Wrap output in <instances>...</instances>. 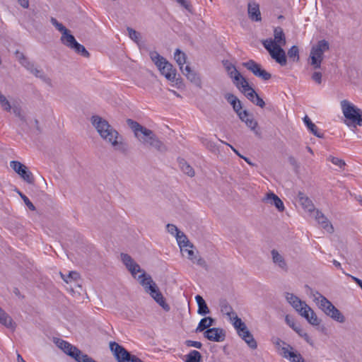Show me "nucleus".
<instances>
[{
  "label": "nucleus",
  "mask_w": 362,
  "mask_h": 362,
  "mask_svg": "<svg viewBox=\"0 0 362 362\" xmlns=\"http://www.w3.org/2000/svg\"><path fill=\"white\" fill-rule=\"evenodd\" d=\"M126 122L134 132V136L144 146L154 148L160 153L167 151V146L152 130L147 129L132 119H127Z\"/></svg>",
  "instance_id": "obj_1"
},
{
  "label": "nucleus",
  "mask_w": 362,
  "mask_h": 362,
  "mask_svg": "<svg viewBox=\"0 0 362 362\" xmlns=\"http://www.w3.org/2000/svg\"><path fill=\"white\" fill-rule=\"evenodd\" d=\"M90 120L93 126L104 140L110 143L116 150L122 153L127 151V145L122 141H117L119 137L118 132L107 120L98 115L92 116Z\"/></svg>",
  "instance_id": "obj_2"
},
{
  "label": "nucleus",
  "mask_w": 362,
  "mask_h": 362,
  "mask_svg": "<svg viewBox=\"0 0 362 362\" xmlns=\"http://www.w3.org/2000/svg\"><path fill=\"white\" fill-rule=\"evenodd\" d=\"M140 284L144 288L145 291L149 293L155 301L161 306L165 311L170 310V306L165 303L162 293L160 291L156 284L153 281L149 274L144 272L138 276Z\"/></svg>",
  "instance_id": "obj_3"
},
{
  "label": "nucleus",
  "mask_w": 362,
  "mask_h": 362,
  "mask_svg": "<svg viewBox=\"0 0 362 362\" xmlns=\"http://www.w3.org/2000/svg\"><path fill=\"white\" fill-rule=\"evenodd\" d=\"M314 301H315L319 308L329 317L334 320L343 323L345 322V317L327 298L315 291L313 293Z\"/></svg>",
  "instance_id": "obj_4"
},
{
  "label": "nucleus",
  "mask_w": 362,
  "mask_h": 362,
  "mask_svg": "<svg viewBox=\"0 0 362 362\" xmlns=\"http://www.w3.org/2000/svg\"><path fill=\"white\" fill-rule=\"evenodd\" d=\"M149 56L161 74L168 80L174 81L176 76V69L173 68V66L156 51L150 52Z\"/></svg>",
  "instance_id": "obj_5"
},
{
  "label": "nucleus",
  "mask_w": 362,
  "mask_h": 362,
  "mask_svg": "<svg viewBox=\"0 0 362 362\" xmlns=\"http://www.w3.org/2000/svg\"><path fill=\"white\" fill-rule=\"evenodd\" d=\"M341 107L344 117L349 120L353 127L362 126V111L346 100L341 101Z\"/></svg>",
  "instance_id": "obj_6"
},
{
  "label": "nucleus",
  "mask_w": 362,
  "mask_h": 362,
  "mask_svg": "<svg viewBox=\"0 0 362 362\" xmlns=\"http://www.w3.org/2000/svg\"><path fill=\"white\" fill-rule=\"evenodd\" d=\"M264 47L268 51L271 57L281 66H286L287 64L286 52L282 48L283 46L276 43L272 45V38L262 41Z\"/></svg>",
  "instance_id": "obj_7"
},
{
  "label": "nucleus",
  "mask_w": 362,
  "mask_h": 362,
  "mask_svg": "<svg viewBox=\"0 0 362 362\" xmlns=\"http://www.w3.org/2000/svg\"><path fill=\"white\" fill-rule=\"evenodd\" d=\"M55 343L66 354L75 359L77 362H88V361H89L90 356L83 354L76 346H73L68 341L57 339Z\"/></svg>",
  "instance_id": "obj_8"
},
{
  "label": "nucleus",
  "mask_w": 362,
  "mask_h": 362,
  "mask_svg": "<svg viewBox=\"0 0 362 362\" xmlns=\"http://www.w3.org/2000/svg\"><path fill=\"white\" fill-rule=\"evenodd\" d=\"M329 49V42L325 40L318 41L316 45L313 46L310 50V64L314 69H320L323 60L324 53Z\"/></svg>",
  "instance_id": "obj_9"
},
{
  "label": "nucleus",
  "mask_w": 362,
  "mask_h": 362,
  "mask_svg": "<svg viewBox=\"0 0 362 362\" xmlns=\"http://www.w3.org/2000/svg\"><path fill=\"white\" fill-rule=\"evenodd\" d=\"M110 349L118 362H144L115 341L110 342Z\"/></svg>",
  "instance_id": "obj_10"
},
{
  "label": "nucleus",
  "mask_w": 362,
  "mask_h": 362,
  "mask_svg": "<svg viewBox=\"0 0 362 362\" xmlns=\"http://www.w3.org/2000/svg\"><path fill=\"white\" fill-rule=\"evenodd\" d=\"M10 166L24 181L28 184L34 183L33 175L25 165L19 161L12 160L10 162Z\"/></svg>",
  "instance_id": "obj_11"
},
{
  "label": "nucleus",
  "mask_w": 362,
  "mask_h": 362,
  "mask_svg": "<svg viewBox=\"0 0 362 362\" xmlns=\"http://www.w3.org/2000/svg\"><path fill=\"white\" fill-rule=\"evenodd\" d=\"M243 66L251 71L255 76L260 78L264 81H267L272 78L271 74L262 68V66L254 60H249L243 64Z\"/></svg>",
  "instance_id": "obj_12"
},
{
  "label": "nucleus",
  "mask_w": 362,
  "mask_h": 362,
  "mask_svg": "<svg viewBox=\"0 0 362 362\" xmlns=\"http://www.w3.org/2000/svg\"><path fill=\"white\" fill-rule=\"evenodd\" d=\"M66 40L62 43L63 45L70 48L71 49H73L76 53L81 54L84 57H89V52L86 50L83 45H81L76 41L73 35L66 36Z\"/></svg>",
  "instance_id": "obj_13"
},
{
  "label": "nucleus",
  "mask_w": 362,
  "mask_h": 362,
  "mask_svg": "<svg viewBox=\"0 0 362 362\" xmlns=\"http://www.w3.org/2000/svg\"><path fill=\"white\" fill-rule=\"evenodd\" d=\"M204 337L211 341L221 342L226 339V332L219 327L209 328L204 332Z\"/></svg>",
  "instance_id": "obj_14"
},
{
  "label": "nucleus",
  "mask_w": 362,
  "mask_h": 362,
  "mask_svg": "<svg viewBox=\"0 0 362 362\" xmlns=\"http://www.w3.org/2000/svg\"><path fill=\"white\" fill-rule=\"evenodd\" d=\"M121 259L123 264L134 277H136V273L143 272L140 266L128 254L122 253Z\"/></svg>",
  "instance_id": "obj_15"
},
{
  "label": "nucleus",
  "mask_w": 362,
  "mask_h": 362,
  "mask_svg": "<svg viewBox=\"0 0 362 362\" xmlns=\"http://www.w3.org/2000/svg\"><path fill=\"white\" fill-rule=\"evenodd\" d=\"M282 355L284 358H288L291 362H305L304 358L300 354L293 351V348L287 344L286 346L282 347Z\"/></svg>",
  "instance_id": "obj_16"
},
{
  "label": "nucleus",
  "mask_w": 362,
  "mask_h": 362,
  "mask_svg": "<svg viewBox=\"0 0 362 362\" xmlns=\"http://www.w3.org/2000/svg\"><path fill=\"white\" fill-rule=\"evenodd\" d=\"M285 298L287 302L297 311L300 313L307 305L305 301L301 300L298 296H295L293 293H291L288 292L285 293Z\"/></svg>",
  "instance_id": "obj_17"
},
{
  "label": "nucleus",
  "mask_w": 362,
  "mask_h": 362,
  "mask_svg": "<svg viewBox=\"0 0 362 362\" xmlns=\"http://www.w3.org/2000/svg\"><path fill=\"white\" fill-rule=\"evenodd\" d=\"M304 309L299 313L302 317L313 326H317L320 324L321 320L317 317L314 310L307 305Z\"/></svg>",
  "instance_id": "obj_18"
},
{
  "label": "nucleus",
  "mask_w": 362,
  "mask_h": 362,
  "mask_svg": "<svg viewBox=\"0 0 362 362\" xmlns=\"http://www.w3.org/2000/svg\"><path fill=\"white\" fill-rule=\"evenodd\" d=\"M264 202L270 204L271 205L275 206L279 211L281 212L284 211V205L281 199L276 195L274 193L270 192L267 193L265 197L262 199Z\"/></svg>",
  "instance_id": "obj_19"
},
{
  "label": "nucleus",
  "mask_w": 362,
  "mask_h": 362,
  "mask_svg": "<svg viewBox=\"0 0 362 362\" xmlns=\"http://www.w3.org/2000/svg\"><path fill=\"white\" fill-rule=\"evenodd\" d=\"M271 255L272 258V262L276 266H277L279 269L284 272L288 271V267L287 262L284 257L281 254H280L276 250L273 249L271 251Z\"/></svg>",
  "instance_id": "obj_20"
},
{
  "label": "nucleus",
  "mask_w": 362,
  "mask_h": 362,
  "mask_svg": "<svg viewBox=\"0 0 362 362\" xmlns=\"http://www.w3.org/2000/svg\"><path fill=\"white\" fill-rule=\"evenodd\" d=\"M313 213H315V218L318 222V223L321 224L322 227L325 229L328 233H332L334 231V228L331 223L328 221L327 217L319 210H315Z\"/></svg>",
  "instance_id": "obj_21"
},
{
  "label": "nucleus",
  "mask_w": 362,
  "mask_h": 362,
  "mask_svg": "<svg viewBox=\"0 0 362 362\" xmlns=\"http://www.w3.org/2000/svg\"><path fill=\"white\" fill-rule=\"evenodd\" d=\"M247 13L249 18L252 21H261V13L259 11V6L256 2H250L247 6Z\"/></svg>",
  "instance_id": "obj_22"
},
{
  "label": "nucleus",
  "mask_w": 362,
  "mask_h": 362,
  "mask_svg": "<svg viewBox=\"0 0 362 362\" xmlns=\"http://www.w3.org/2000/svg\"><path fill=\"white\" fill-rule=\"evenodd\" d=\"M299 202L303 208L309 213H313L315 211V206L312 200L305 196L303 192H299L298 194Z\"/></svg>",
  "instance_id": "obj_23"
},
{
  "label": "nucleus",
  "mask_w": 362,
  "mask_h": 362,
  "mask_svg": "<svg viewBox=\"0 0 362 362\" xmlns=\"http://www.w3.org/2000/svg\"><path fill=\"white\" fill-rule=\"evenodd\" d=\"M50 21L55 28L62 33V37L60 39L62 43L66 40V36L71 35L70 30L66 28V27L64 26L62 23H59L56 18L52 17Z\"/></svg>",
  "instance_id": "obj_24"
},
{
  "label": "nucleus",
  "mask_w": 362,
  "mask_h": 362,
  "mask_svg": "<svg viewBox=\"0 0 362 362\" xmlns=\"http://www.w3.org/2000/svg\"><path fill=\"white\" fill-rule=\"evenodd\" d=\"M274 40L272 39V45L276 43L284 46L286 43L285 34L283 29L281 27H276L274 30Z\"/></svg>",
  "instance_id": "obj_25"
},
{
  "label": "nucleus",
  "mask_w": 362,
  "mask_h": 362,
  "mask_svg": "<svg viewBox=\"0 0 362 362\" xmlns=\"http://www.w3.org/2000/svg\"><path fill=\"white\" fill-rule=\"evenodd\" d=\"M177 161L179 167L183 173L191 177L195 175L194 170L184 158H179Z\"/></svg>",
  "instance_id": "obj_26"
},
{
  "label": "nucleus",
  "mask_w": 362,
  "mask_h": 362,
  "mask_svg": "<svg viewBox=\"0 0 362 362\" xmlns=\"http://www.w3.org/2000/svg\"><path fill=\"white\" fill-rule=\"evenodd\" d=\"M195 300L198 305V314L201 315H206L210 313V310L202 296L197 295L195 296Z\"/></svg>",
  "instance_id": "obj_27"
},
{
  "label": "nucleus",
  "mask_w": 362,
  "mask_h": 362,
  "mask_svg": "<svg viewBox=\"0 0 362 362\" xmlns=\"http://www.w3.org/2000/svg\"><path fill=\"white\" fill-rule=\"evenodd\" d=\"M214 322V319L211 317H206L202 318L199 322L197 327L196 328V332L205 331L206 329L210 328V327L212 326Z\"/></svg>",
  "instance_id": "obj_28"
},
{
  "label": "nucleus",
  "mask_w": 362,
  "mask_h": 362,
  "mask_svg": "<svg viewBox=\"0 0 362 362\" xmlns=\"http://www.w3.org/2000/svg\"><path fill=\"white\" fill-rule=\"evenodd\" d=\"M225 98L233 106V110L235 112L242 110L241 102L235 95L232 93H226Z\"/></svg>",
  "instance_id": "obj_29"
},
{
  "label": "nucleus",
  "mask_w": 362,
  "mask_h": 362,
  "mask_svg": "<svg viewBox=\"0 0 362 362\" xmlns=\"http://www.w3.org/2000/svg\"><path fill=\"white\" fill-rule=\"evenodd\" d=\"M175 237L181 250H182L184 247H187L189 248H193L194 245L189 241L187 237L184 233L180 231L178 233H177Z\"/></svg>",
  "instance_id": "obj_30"
},
{
  "label": "nucleus",
  "mask_w": 362,
  "mask_h": 362,
  "mask_svg": "<svg viewBox=\"0 0 362 362\" xmlns=\"http://www.w3.org/2000/svg\"><path fill=\"white\" fill-rule=\"evenodd\" d=\"M246 343L252 349H255L257 347V341L253 337V335L248 330V329L244 331L242 334L239 335Z\"/></svg>",
  "instance_id": "obj_31"
},
{
  "label": "nucleus",
  "mask_w": 362,
  "mask_h": 362,
  "mask_svg": "<svg viewBox=\"0 0 362 362\" xmlns=\"http://www.w3.org/2000/svg\"><path fill=\"white\" fill-rule=\"evenodd\" d=\"M303 121L308 129L315 136L318 138H323L324 134L322 133H320L318 132V128L317 126L313 123L311 119L308 117L305 116L303 118Z\"/></svg>",
  "instance_id": "obj_32"
},
{
  "label": "nucleus",
  "mask_w": 362,
  "mask_h": 362,
  "mask_svg": "<svg viewBox=\"0 0 362 362\" xmlns=\"http://www.w3.org/2000/svg\"><path fill=\"white\" fill-rule=\"evenodd\" d=\"M0 323L8 328L13 327L12 318L0 308Z\"/></svg>",
  "instance_id": "obj_33"
},
{
  "label": "nucleus",
  "mask_w": 362,
  "mask_h": 362,
  "mask_svg": "<svg viewBox=\"0 0 362 362\" xmlns=\"http://www.w3.org/2000/svg\"><path fill=\"white\" fill-rule=\"evenodd\" d=\"M233 326L237 330V332L238 335L242 334L244 331L247 329V327L246 325L242 321V320L238 317V315L235 314L233 317Z\"/></svg>",
  "instance_id": "obj_34"
},
{
  "label": "nucleus",
  "mask_w": 362,
  "mask_h": 362,
  "mask_svg": "<svg viewBox=\"0 0 362 362\" xmlns=\"http://www.w3.org/2000/svg\"><path fill=\"white\" fill-rule=\"evenodd\" d=\"M202 354L196 350H192L185 355V362H200L202 361Z\"/></svg>",
  "instance_id": "obj_35"
},
{
  "label": "nucleus",
  "mask_w": 362,
  "mask_h": 362,
  "mask_svg": "<svg viewBox=\"0 0 362 362\" xmlns=\"http://www.w3.org/2000/svg\"><path fill=\"white\" fill-rule=\"evenodd\" d=\"M174 58L180 66V70H182L184 64L186 63V54L181 52L179 49H177L174 54Z\"/></svg>",
  "instance_id": "obj_36"
},
{
  "label": "nucleus",
  "mask_w": 362,
  "mask_h": 362,
  "mask_svg": "<svg viewBox=\"0 0 362 362\" xmlns=\"http://www.w3.org/2000/svg\"><path fill=\"white\" fill-rule=\"evenodd\" d=\"M11 110L15 116L19 118L21 122V125L27 124L26 117L23 113L22 109L19 105H13Z\"/></svg>",
  "instance_id": "obj_37"
},
{
  "label": "nucleus",
  "mask_w": 362,
  "mask_h": 362,
  "mask_svg": "<svg viewBox=\"0 0 362 362\" xmlns=\"http://www.w3.org/2000/svg\"><path fill=\"white\" fill-rule=\"evenodd\" d=\"M19 62L21 64L25 67L30 72L32 71L33 67L35 66L33 62L30 61L23 54H21L19 57Z\"/></svg>",
  "instance_id": "obj_38"
},
{
  "label": "nucleus",
  "mask_w": 362,
  "mask_h": 362,
  "mask_svg": "<svg viewBox=\"0 0 362 362\" xmlns=\"http://www.w3.org/2000/svg\"><path fill=\"white\" fill-rule=\"evenodd\" d=\"M288 57L293 62H298L299 61V49L298 47L296 45L292 46L287 52Z\"/></svg>",
  "instance_id": "obj_39"
},
{
  "label": "nucleus",
  "mask_w": 362,
  "mask_h": 362,
  "mask_svg": "<svg viewBox=\"0 0 362 362\" xmlns=\"http://www.w3.org/2000/svg\"><path fill=\"white\" fill-rule=\"evenodd\" d=\"M30 73L35 75L36 77L41 78L47 83H51V79L47 77V76L44 74L42 69H39L37 67L34 66Z\"/></svg>",
  "instance_id": "obj_40"
},
{
  "label": "nucleus",
  "mask_w": 362,
  "mask_h": 362,
  "mask_svg": "<svg viewBox=\"0 0 362 362\" xmlns=\"http://www.w3.org/2000/svg\"><path fill=\"white\" fill-rule=\"evenodd\" d=\"M60 274L63 280L67 284L71 282L72 280L76 281L79 278L78 273L74 271L69 272L66 276L64 275L62 273H60Z\"/></svg>",
  "instance_id": "obj_41"
},
{
  "label": "nucleus",
  "mask_w": 362,
  "mask_h": 362,
  "mask_svg": "<svg viewBox=\"0 0 362 362\" xmlns=\"http://www.w3.org/2000/svg\"><path fill=\"white\" fill-rule=\"evenodd\" d=\"M0 105H1V107L3 108V110L6 112H11V108L13 107V106H11L10 102L6 99L5 95L1 94V92H0Z\"/></svg>",
  "instance_id": "obj_42"
},
{
  "label": "nucleus",
  "mask_w": 362,
  "mask_h": 362,
  "mask_svg": "<svg viewBox=\"0 0 362 362\" xmlns=\"http://www.w3.org/2000/svg\"><path fill=\"white\" fill-rule=\"evenodd\" d=\"M235 72L236 76H235L234 83L239 90H241L245 86L243 80H246V78L243 77L238 71H235Z\"/></svg>",
  "instance_id": "obj_43"
},
{
  "label": "nucleus",
  "mask_w": 362,
  "mask_h": 362,
  "mask_svg": "<svg viewBox=\"0 0 362 362\" xmlns=\"http://www.w3.org/2000/svg\"><path fill=\"white\" fill-rule=\"evenodd\" d=\"M221 311L226 315H228L230 318H232V317L235 315V313L233 311L232 307L227 302L222 303Z\"/></svg>",
  "instance_id": "obj_44"
},
{
  "label": "nucleus",
  "mask_w": 362,
  "mask_h": 362,
  "mask_svg": "<svg viewBox=\"0 0 362 362\" xmlns=\"http://www.w3.org/2000/svg\"><path fill=\"white\" fill-rule=\"evenodd\" d=\"M328 160H329L330 162H332V163H333L334 165L338 166L340 169H344L345 165H346V163L344 160L342 159H340L339 158H337V157H334V156H329L328 158H327Z\"/></svg>",
  "instance_id": "obj_45"
},
{
  "label": "nucleus",
  "mask_w": 362,
  "mask_h": 362,
  "mask_svg": "<svg viewBox=\"0 0 362 362\" xmlns=\"http://www.w3.org/2000/svg\"><path fill=\"white\" fill-rule=\"evenodd\" d=\"M187 79L194 84L199 86L201 83V79L199 75L194 71L186 75Z\"/></svg>",
  "instance_id": "obj_46"
},
{
  "label": "nucleus",
  "mask_w": 362,
  "mask_h": 362,
  "mask_svg": "<svg viewBox=\"0 0 362 362\" xmlns=\"http://www.w3.org/2000/svg\"><path fill=\"white\" fill-rule=\"evenodd\" d=\"M127 30L129 37L135 42H138L140 39V33L130 27H128Z\"/></svg>",
  "instance_id": "obj_47"
},
{
  "label": "nucleus",
  "mask_w": 362,
  "mask_h": 362,
  "mask_svg": "<svg viewBox=\"0 0 362 362\" xmlns=\"http://www.w3.org/2000/svg\"><path fill=\"white\" fill-rule=\"evenodd\" d=\"M18 194L21 199L23 200L25 204L28 207V209L31 211L35 210V206L34 204L30 201V199L22 192L18 191Z\"/></svg>",
  "instance_id": "obj_48"
},
{
  "label": "nucleus",
  "mask_w": 362,
  "mask_h": 362,
  "mask_svg": "<svg viewBox=\"0 0 362 362\" xmlns=\"http://www.w3.org/2000/svg\"><path fill=\"white\" fill-rule=\"evenodd\" d=\"M285 321L286 324L293 330H295V329L299 326L296 323L294 318L289 315H286Z\"/></svg>",
  "instance_id": "obj_49"
},
{
  "label": "nucleus",
  "mask_w": 362,
  "mask_h": 362,
  "mask_svg": "<svg viewBox=\"0 0 362 362\" xmlns=\"http://www.w3.org/2000/svg\"><path fill=\"white\" fill-rule=\"evenodd\" d=\"M166 228L168 232L173 235H176L180 231L175 225L171 223H168Z\"/></svg>",
  "instance_id": "obj_50"
},
{
  "label": "nucleus",
  "mask_w": 362,
  "mask_h": 362,
  "mask_svg": "<svg viewBox=\"0 0 362 362\" xmlns=\"http://www.w3.org/2000/svg\"><path fill=\"white\" fill-rule=\"evenodd\" d=\"M243 83H245L244 87L240 90L245 95H247V93H254L255 90L249 85L247 80H243Z\"/></svg>",
  "instance_id": "obj_51"
},
{
  "label": "nucleus",
  "mask_w": 362,
  "mask_h": 362,
  "mask_svg": "<svg viewBox=\"0 0 362 362\" xmlns=\"http://www.w3.org/2000/svg\"><path fill=\"white\" fill-rule=\"evenodd\" d=\"M180 6L184 7L189 12L192 13V6L187 0H175Z\"/></svg>",
  "instance_id": "obj_52"
},
{
  "label": "nucleus",
  "mask_w": 362,
  "mask_h": 362,
  "mask_svg": "<svg viewBox=\"0 0 362 362\" xmlns=\"http://www.w3.org/2000/svg\"><path fill=\"white\" fill-rule=\"evenodd\" d=\"M245 124L250 128L252 130H255L257 126V122L252 117L247 118L244 122Z\"/></svg>",
  "instance_id": "obj_53"
},
{
  "label": "nucleus",
  "mask_w": 362,
  "mask_h": 362,
  "mask_svg": "<svg viewBox=\"0 0 362 362\" xmlns=\"http://www.w3.org/2000/svg\"><path fill=\"white\" fill-rule=\"evenodd\" d=\"M185 344L189 347H195L197 349H201L202 347V344L200 341H192V340H187L185 341Z\"/></svg>",
  "instance_id": "obj_54"
},
{
  "label": "nucleus",
  "mask_w": 362,
  "mask_h": 362,
  "mask_svg": "<svg viewBox=\"0 0 362 362\" xmlns=\"http://www.w3.org/2000/svg\"><path fill=\"white\" fill-rule=\"evenodd\" d=\"M182 251H185L187 254V259L191 260L192 262H195L194 259H197V256L194 255V251L192 250V248H185L182 250Z\"/></svg>",
  "instance_id": "obj_55"
},
{
  "label": "nucleus",
  "mask_w": 362,
  "mask_h": 362,
  "mask_svg": "<svg viewBox=\"0 0 362 362\" xmlns=\"http://www.w3.org/2000/svg\"><path fill=\"white\" fill-rule=\"evenodd\" d=\"M202 144L205 146L206 148H209L210 150H213L215 148V144L208 140L207 139H201Z\"/></svg>",
  "instance_id": "obj_56"
},
{
  "label": "nucleus",
  "mask_w": 362,
  "mask_h": 362,
  "mask_svg": "<svg viewBox=\"0 0 362 362\" xmlns=\"http://www.w3.org/2000/svg\"><path fill=\"white\" fill-rule=\"evenodd\" d=\"M312 79L317 84H320L322 83V74L318 71L314 72L312 75Z\"/></svg>",
  "instance_id": "obj_57"
},
{
  "label": "nucleus",
  "mask_w": 362,
  "mask_h": 362,
  "mask_svg": "<svg viewBox=\"0 0 362 362\" xmlns=\"http://www.w3.org/2000/svg\"><path fill=\"white\" fill-rule=\"evenodd\" d=\"M252 103L255 104L256 105L263 108L265 106V103L263 100L262 98L259 97V95L257 94L255 97L254 101Z\"/></svg>",
  "instance_id": "obj_58"
},
{
  "label": "nucleus",
  "mask_w": 362,
  "mask_h": 362,
  "mask_svg": "<svg viewBox=\"0 0 362 362\" xmlns=\"http://www.w3.org/2000/svg\"><path fill=\"white\" fill-rule=\"evenodd\" d=\"M288 163L295 168L298 169L300 167L299 163L293 156H290L288 158Z\"/></svg>",
  "instance_id": "obj_59"
},
{
  "label": "nucleus",
  "mask_w": 362,
  "mask_h": 362,
  "mask_svg": "<svg viewBox=\"0 0 362 362\" xmlns=\"http://www.w3.org/2000/svg\"><path fill=\"white\" fill-rule=\"evenodd\" d=\"M194 261H195L194 263L197 264V265H199L206 269H207V264H206V261L201 257L197 256V259H195Z\"/></svg>",
  "instance_id": "obj_60"
},
{
  "label": "nucleus",
  "mask_w": 362,
  "mask_h": 362,
  "mask_svg": "<svg viewBox=\"0 0 362 362\" xmlns=\"http://www.w3.org/2000/svg\"><path fill=\"white\" fill-rule=\"evenodd\" d=\"M236 113L238 115L240 119L243 122L246 120L247 118H248V112L247 110H239Z\"/></svg>",
  "instance_id": "obj_61"
},
{
  "label": "nucleus",
  "mask_w": 362,
  "mask_h": 362,
  "mask_svg": "<svg viewBox=\"0 0 362 362\" xmlns=\"http://www.w3.org/2000/svg\"><path fill=\"white\" fill-rule=\"evenodd\" d=\"M303 338L305 340L307 343H308L310 345L313 346L314 342L311 339V338L309 337V335L307 333H303Z\"/></svg>",
  "instance_id": "obj_62"
},
{
  "label": "nucleus",
  "mask_w": 362,
  "mask_h": 362,
  "mask_svg": "<svg viewBox=\"0 0 362 362\" xmlns=\"http://www.w3.org/2000/svg\"><path fill=\"white\" fill-rule=\"evenodd\" d=\"M257 93L255 91L254 93H247V95H245V97L250 100L252 103L254 101L255 97L257 96Z\"/></svg>",
  "instance_id": "obj_63"
},
{
  "label": "nucleus",
  "mask_w": 362,
  "mask_h": 362,
  "mask_svg": "<svg viewBox=\"0 0 362 362\" xmlns=\"http://www.w3.org/2000/svg\"><path fill=\"white\" fill-rule=\"evenodd\" d=\"M18 1L22 7H23L25 8H28V6H29V1L28 0H18Z\"/></svg>",
  "instance_id": "obj_64"
}]
</instances>
